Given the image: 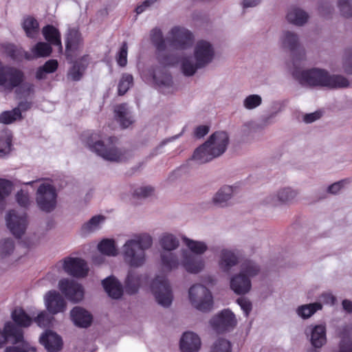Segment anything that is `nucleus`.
<instances>
[{
  "instance_id": "f257e3e1",
  "label": "nucleus",
  "mask_w": 352,
  "mask_h": 352,
  "mask_svg": "<svg viewBox=\"0 0 352 352\" xmlns=\"http://www.w3.org/2000/svg\"><path fill=\"white\" fill-rule=\"evenodd\" d=\"M153 245V238L147 233L135 235L126 241L122 248L124 261L131 267H142L146 261V250Z\"/></svg>"
},
{
  "instance_id": "f03ea898",
  "label": "nucleus",
  "mask_w": 352,
  "mask_h": 352,
  "mask_svg": "<svg viewBox=\"0 0 352 352\" xmlns=\"http://www.w3.org/2000/svg\"><path fill=\"white\" fill-rule=\"evenodd\" d=\"M160 259L163 270L168 272L182 266L188 273L198 274L205 266L201 258L196 257L186 249H182L179 254L162 253Z\"/></svg>"
},
{
  "instance_id": "7ed1b4c3",
  "label": "nucleus",
  "mask_w": 352,
  "mask_h": 352,
  "mask_svg": "<svg viewBox=\"0 0 352 352\" xmlns=\"http://www.w3.org/2000/svg\"><path fill=\"white\" fill-rule=\"evenodd\" d=\"M293 75L304 85L310 87H326L341 88L349 85L348 80L339 75H330L326 70L313 68L299 73L296 71Z\"/></svg>"
},
{
  "instance_id": "20e7f679",
  "label": "nucleus",
  "mask_w": 352,
  "mask_h": 352,
  "mask_svg": "<svg viewBox=\"0 0 352 352\" xmlns=\"http://www.w3.org/2000/svg\"><path fill=\"white\" fill-rule=\"evenodd\" d=\"M228 144L229 137L227 133L217 131L195 151L192 158L199 164L208 162L224 153Z\"/></svg>"
},
{
  "instance_id": "39448f33",
  "label": "nucleus",
  "mask_w": 352,
  "mask_h": 352,
  "mask_svg": "<svg viewBox=\"0 0 352 352\" xmlns=\"http://www.w3.org/2000/svg\"><path fill=\"white\" fill-rule=\"evenodd\" d=\"M114 138H109L105 143L103 141H96L95 143L88 142L89 147L91 151L97 155L102 157L104 160L120 162L126 160V151L118 149L114 144Z\"/></svg>"
},
{
  "instance_id": "423d86ee",
  "label": "nucleus",
  "mask_w": 352,
  "mask_h": 352,
  "mask_svg": "<svg viewBox=\"0 0 352 352\" xmlns=\"http://www.w3.org/2000/svg\"><path fill=\"white\" fill-rule=\"evenodd\" d=\"M188 297L191 305L197 309L209 311L213 304L210 290L201 284H195L188 290Z\"/></svg>"
},
{
  "instance_id": "0eeeda50",
  "label": "nucleus",
  "mask_w": 352,
  "mask_h": 352,
  "mask_svg": "<svg viewBox=\"0 0 352 352\" xmlns=\"http://www.w3.org/2000/svg\"><path fill=\"white\" fill-rule=\"evenodd\" d=\"M166 39L169 46L176 50H185L190 47L194 41L192 34L186 28L180 26L172 28Z\"/></svg>"
},
{
  "instance_id": "6e6552de",
  "label": "nucleus",
  "mask_w": 352,
  "mask_h": 352,
  "mask_svg": "<svg viewBox=\"0 0 352 352\" xmlns=\"http://www.w3.org/2000/svg\"><path fill=\"white\" fill-rule=\"evenodd\" d=\"M25 80V76L21 69L14 67H0V90L11 92L22 80Z\"/></svg>"
},
{
  "instance_id": "1a4fd4ad",
  "label": "nucleus",
  "mask_w": 352,
  "mask_h": 352,
  "mask_svg": "<svg viewBox=\"0 0 352 352\" xmlns=\"http://www.w3.org/2000/svg\"><path fill=\"white\" fill-rule=\"evenodd\" d=\"M57 193L54 187L49 183H43L36 194V201L42 211L50 212L56 206Z\"/></svg>"
},
{
  "instance_id": "9d476101",
  "label": "nucleus",
  "mask_w": 352,
  "mask_h": 352,
  "mask_svg": "<svg viewBox=\"0 0 352 352\" xmlns=\"http://www.w3.org/2000/svg\"><path fill=\"white\" fill-rule=\"evenodd\" d=\"M151 291L159 305L168 307L173 301L170 284L164 276H157L151 283Z\"/></svg>"
},
{
  "instance_id": "9b49d317",
  "label": "nucleus",
  "mask_w": 352,
  "mask_h": 352,
  "mask_svg": "<svg viewBox=\"0 0 352 352\" xmlns=\"http://www.w3.org/2000/svg\"><path fill=\"white\" fill-rule=\"evenodd\" d=\"M6 221L8 228L16 238H20L25 233L28 226L26 213L10 210L6 217Z\"/></svg>"
},
{
  "instance_id": "f8f14e48",
  "label": "nucleus",
  "mask_w": 352,
  "mask_h": 352,
  "mask_svg": "<svg viewBox=\"0 0 352 352\" xmlns=\"http://www.w3.org/2000/svg\"><path fill=\"white\" fill-rule=\"evenodd\" d=\"M58 264L61 265L63 270L69 275L76 278L85 277L89 272L87 263L82 258L66 257Z\"/></svg>"
},
{
  "instance_id": "ddd939ff",
  "label": "nucleus",
  "mask_w": 352,
  "mask_h": 352,
  "mask_svg": "<svg viewBox=\"0 0 352 352\" xmlns=\"http://www.w3.org/2000/svg\"><path fill=\"white\" fill-rule=\"evenodd\" d=\"M58 287L65 296L74 303L81 301L84 298L82 286L75 280L68 278L61 279Z\"/></svg>"
},
{
  "instance_id": "4468645a",
  "label": "nucleus",
  "mask_w": 352,
  "mask_h": 352,
  "mask_svg": "<svg viewBox=\"0 0 352 352\" xmlns=\"http://www.w3.org/2000/svg\"><path fill=\"white\" fill-rule=\"evenodd\" d=\"M195 60L203 67L208 65L214 58V50L212 45L206 41H199L194 49Z\"/></svg>"
},
{
  "instance_id": "2eb2a0df",
  "label": "nucleus",
  "mask_w": 352,
  "mask_h": 352,
  "mask_svg": "<svg viewBox=\"0 0 352 352\" xmlns=\"http://www.w3.org/2000/svg\"><path fill=\"white\" fill-rule=\"evenodd\" d=\"M236 324L234 315L230 310L225 309L214 316L210 324L217 332H222L233 328Z\"/></svg>"
},
{
  "instance_id": "dca6fc26",
  "label": "nucleus",
  "mask_w": 352,
  "mask_h": 352,
  "mask_svg": "<svg viewBox=\"0 0 352 352\" xmlns=\"http://www.w3.org/2000/svg\"><path fill=\"white\" fill-rule=\"evenodd\" d=\"M298 192L290 187L278 189L274 195L267 197V204L276 206L292 203L297 197Z\"/></svg>"
},
{
  "instance_id": "f3484780",
  "label": "nucleus",
  "mask_w": 352,
  "mask_h": 352,
  "mask_svg": "<svg viewBox=\"0 0 352 352\" xmlns=\"http://www.w3.org/2000/svg\"><path fill=\"white\" fill-rule=\"evenodd\" d=\"M239 262V254L237 250L230 248H222L218 253V264L219 268L225 272L236 265Z\"/></svg>"
},
{
  "instance_id": "a211bd4d",
  "label": "nucleus",
  "mask_w": 352,
  "mask_h": 352,
  "mask_svg": "<svg viewBox=\"0 0 352 352\" xmlns=\"http://www.w3.org/2000/svg\"><path fill=\"white\" fill-rule=\"evenodd\" d=\"M8 338H13L14 344L23 342V331L11 322L5 323L3 329H0V348L7 342Z\"/></svg>"
},
{
  "instance_id": "6ab92c4d",
  "label": "nucleus",
  "mask_w": 352,
  "mask_h": 352,
  "mask_svg": "<svg viewBox=\"0 0 352 352\" xmlns=\"http://www.w3.org/2000/svg\"><path fill=\"white\" fill-rule=\"evenodd\" d=\"M45 302L47 310L53 314L63 311L66 307L63 298L56 291H50L47 293Z\"/></svg>"
},
{
  "instance_id": "aec40b11",
  "label": "nucleus",
  "mask_w": 352,
  "mask_h": 352,
  "mask_svg": "<svg viewBox=\"0 0 352 352\" xmlns=\"http://www.w3.org/2000/svg\"><path fill=\"white\" fill-rule=\"evenodd\" d=\"M285 18L288 23L300 27L307 23L309 15L302 8L292 6L287 9Z\"/></svg>"
},
{
  "instance_id": "412c9836",
  "label": "nucleus",
  "mask_w": 352,
  "mask_h": 352,
  "mask_svg": "<svg viewBox=\"0 0 352 352\" xmlns=\"http://www.w3.org/2000/svg\"><path fill=\"white\" fill-rule=\"evenodd\" d=\"M201 346L199 337L192 331L183 333L180 339V349L182 352H197Z\"/></svg>"
},
{
  "instance_id": "4be33fe9",
  "label": "nucleus",
  "mask_w": 352,
  "mask_h": 352,
  "mask_svg": "<svg viewBox=\"0 0 352 352\" xmlns=\"http://www.w3.org/2000/svg\"><path fill=\"white\" fill-rule=\"evenodd\" d=\"M40 342L48 352H57L62 348V340L59 336L51 331H46L40 337Z\"/></svg>"
},
{
  "instance_id": "5701e85b",
  "label": "nucleus",
  "mask_w": 352,
  "mask_h": 352,
  "mask_svg": "<svg viewBox=\"0 0 352 352\" xmlns=\"http://www.w3.org/2000/svg\"><path fill=\"white\" fill-rule=\"evenodd\" d=\"M70 316L74 323L78 327L86 328L91 324V314L80 307H75L70 312Z\"/></svg>"
},
{
  "instance_id": "b1692460",
  "label": "nucleus",
  "mask_w": 352,
  "mask_h": 352,
  "mask_svg": "<svg viewBox=\"0 0 352 352\" xmlns=\"http://www.w3.org/2000/svg\"><path fill=\"white\" fill-rule=\"evenodd\" d=\"M280 43L283 48L294 52L300 50V43L298 35L290 30H285L280 37Z\"/></svg>"
},
{
  "instance_id": "393cba45",
  "label": "nucleus",
  "mask_w": 352,
  "mask_h": 352,
  "mask_svg": "<svg viewBox=\"0 0 352 352\" xmlns=\"http://www.w3.org/2000/svg\"><path fill=\"white\" fill-rule=\"evenodd\" d=\"M82 39L80 33L76 30L69 32L66 43V54L67 58L72 57V54L78 51L82 47Z\"/></svg>"
},
{
  "instance_id": "a878e982",
  "label": "nucleus",
  "mask_w": 352,
  "mask_h": 352,
  "mask_svg": "<svg viewBox=\"0 0 352 352\" xmlns=\"http://www.w3.org/2000/svg\"><path fill=\"white\" fill-rule=\"evenodd\" d=\"M310 342L315 348L322 347L327 342L326 327L318 324L309 328Z\"/></svg>"
},
{
  "instance_id": "bb28decb",
  "label": "nucleus",
  "mask_w": 352,
  "mask_h": 352,
  "mask_svg": "<svg viewBox=\"0 0 352 352\" xmlns=\"http://www.w3.org/2000/svg\"><path fill=\"white\" fill-rule=\"evenodd\" d=\"M102 284L105 292L112 298L118 299L122 296L123 293L122 285L115 277H107L102 280Z\"/></svg>"
},
{
  "instance_id": "cd10ccee",
  "label": "nucleus",
  "mask_w": 352,
  "mask_h": 352,
  "mask_svg": "<svg viewBox=\"0 0 352 352\" xmlns=\"http://www.w3.org/2000/svg\"><path fill=\"white\" fill-rule=\"evenodd\" d=\"M231 289L238 294L248 293L251 289V281L240 273L233 276L230 280Z\"/></svg>"
},
{
  "instance_id": "c85d7f7f",
  "label": "nucleus",
  "mask_w": 352,
  "mask_h": 352,
  "mask_svg": "<svg viewBox=\"0 0 352 352\" xmlns=\"http://www.w3.org/2000/svg\"><path fill=\"white\" fill-rule=\"evenodd\" d=\"M52 52L51 45L45 42H38L31 49V53L25 52V58L32 60L35 58L49 56Z\"/></svg>"
},
{
  "instance_id": "c756f323",
  "label": "nucleus",
  "mask_w": 352,
  "mask_h": 352,
  "mask_svg": "<svg viewBox=\"0 0 352 352\" xmlns=\"http://www.w3.org/2000/svg\"><path fill=\"white\" fill-rule=\"evenodd\" d=\"M115 117L123 128L128 127L133 122L131 111L126 104L116 106L114 109Z\"/></svg>"
},
{
  "instance_id": "7c9ffc66",
  "label": "nucleus",
  "mask_w": 352,
  "mask_h": 352,
  "mask_svg": "<svg viewBox=\"0 0 352 352\" xmlns=\"http://www.w3.org/2000/svg\"><path fill=\"white\" fill-rule=\"evenodd\" d=\"M159 243L163 249L162 253H174L173 251L176 250L179 245V239L173 234L164 233L160 237Z\"/></svg>"
},
{
  "instance_id": "2f4dec72",
  "label": "nucleus",
  "mask_w": 352,
  "mask_h": 352,
  "mask_svg": "<svg viewBox=\"0 0 352 352\" xmlns=\"http://www.w3.org/2000/svg\"><path fill=\"white\" fill-rule=\"evenodd\" d=\"M42 33L45 39L49 44L58 47L59 50L62 51L63 46L60 40V34L58 29L52 25H47L43 28Z\"/></svg>"
},
{
  "instance_id": "473e14b6",
  "label": "nucleus",
  "mask_w": 352,
  "mask_h": 352,
  "mask_svg": "<svg viewBox=\"0 0 352 352\" xmlns=\"http://www.w3.org/2000/svg\"><path fill=\"white\" fill-rule=\"evenodd\" d=\"M142 276L133 270L128 272L125 280V290L129 294H135L141 285Z\"/></svg>"
},
{
  "instance_id": "72a5a7b5",
  "label": "nucleus",
  "mask_w": 352,
  "mask_h": 352,
  "mask_svg": "<svg viewBox=\"0 0 352 352\" xmlns=\"http://www.w3.org/2000/svg\"><path fill=\"white\" fill-rule=\"evenodd\" d=\"M179 62L182 72L186 76H192L196 73L197 69L203 68L202 66L198 65L197 60L194 62L191 56H184L181 58Z\"/></svg>"
},
{
  "instance_id": "f704fd0d",
  "label": "nucleus",
  "mask_w": 352,
  "mask_h": 352,
  "mask_svg": "<svg viewBox=\"0 0 352 352\" xmlns=\"http://www.w3.org/2000/svg\"><path fill=\"white\" fill-rule=\"evenodd\" d=\"M260 270V267L257 263L251 260H246L241 264L240 274L250 280L251 278L257 276Z\"/></svg>"
},
{
  "instance_id": "c9c22d12",
  "label": "nucleus",
  "mask_w": 352,
  "mask_h": 352,
  "mask_svg": "<svg viewBox=\"0 0 352 352\" xmlns=\"http://www.w3.org/2000/svg\"><path fill=\"white\" fill-rule=\"evenodd\" d=\"M232 195V187L230 186H223L215 194L212 201L219 206H224L227 201L231 199Z\"/></svg>"
},
{
  "instance_id": "e433bc0d",
  "label": "nucleus",
  "mask_w": 352,
  "mask_h": 352,
  "mask_svg": "<svg viewBox=\"0 0 352 352\" xmlns=\"http://www.w3.org/2000/svg\"><path fill=\"white\" fill-rule=\"evenodd\" d=\"M12 138V133L8 129L0 131V157H3L10 153Z\"/></svg>"
},
{
  "instance_id": "4c0bfd02",
  "label": "nucleus",
  "mask_w": 352,
  "mask_h": 352,
  "mask_svg": "<svg viewBox=\"0 0 352 352\" xmlns=\"http://www.w3.org/2000/svg\"><path fill=\"white\" fill-rule=\"evenodd\" d=\"M104 221V217L102 215H96L83 224L81 231L84 234H88L99 230Z\"/></svg>"
},
{
  "instance_id": "58836bf2",
  "label": "nucleus",
  "mask_w": 352,
  "mask_h": 352,
  "mask_svg": "<svg viewBox=\"0 0 352 352\" xmlns=\"http://www.w3.org/2000/svg\"><path fill=\"white\" fill-rule=\"evenodd\" d=\"M23 28L29 38H35L39 32L38 21L32 16H27L22 23Z\"/></svg>"
},
{
  "instance_id": "ea45409f",
  "label": "nucleus",
  "mask_w": 352,
  "mask_h": 352,
  "mask_svg": "<svg viewBox=\"0 0 352 352\" xmlns=\"http://www.w3.org/2000/svg\"><path fill=\"white\" fill-rule=\"evenodd\" d=\"M322 305L320 302H314L299 306L296 309L297 314L303 319L310 318L317 311L322 309Z\"/></svg>"
},
{
  "instance_id": "a19ab883",
  "label": "nucleus",
  "mask_w": 352,
  "mask_h": 352,
  "mask_svg": "<svg viewBox=\"0 0 352 352\" xmlns=\"http://www.w3.org/2000/svg\"><path fill=\"white\" fill-rule=\"evenodd\" d=\"M13 321L19 327H28L32 323V318L21 308H16L12 312Z\"/></svg>"
},
{
  "instance_id": "79ce46f5",
  "label": "nucleus",
  "mask_w": 352,
  "mask_h": 352,
  "mask_svg": "<svg viewBox=\"0 0 352 352\" xmlns=\"http://www.w3.org/2000/svg\"><path fill=\"white\" fill-rule=\"evenodd\" d=\"M183 242L188 248V251L195 254H203L208 249L207 245L199 241H195L187 237H183Z\"/></svg>"
},
{
  "instance_id": "37998d69",
  "label": "nucleus",
  "mask_w": 352,
  "mask_h": 352,
  "mask_svg": "<svg viewBox=\"0 0 352 352\" xmlns=\"http://www.w3.org/2000/svg\"><path fill=\"white\" fill-rule=\"evenodd\" d=\"M150 38L151 42L159 52H163L166 50V41L160 28H155L152 29L150 32Z\"/></svg>"
},
{
  "instance_id": "c03bdc74",
  "label": "nucleus",
  "mask_w": 352,
  "mask_h": 352,
  "mask_svg": "<svg viewBox=\"0 0 352 352\" xmlns=\"http://www.w3.org/2000/svg\"><path fill=\"white\" fill-rule=\"evenodd\" d=\"M98 250L102 254L114 256L118 254L115 242L112 239H103L98 245Z\"/></svg>"
},
{
  "instance_id": "a18cd8bd",
  "label": "nucleus",
  "mask_w": 352,
  "mask_h": 352,
  "mask_svg": "<svg viewBox=\"0 0 352 352\" xmlns=\"http://www.w3.org/2000/svg\"><path fill=\"white\" fill-rule=\"evenodd\" d=\"M153 80L160 86L171 87L173 82L172 78L166 71L161 72L159 69L155 70L153 73Z\"/></svg>"
},
{
  "instance_id": "49530a36",
  "label": "nucleus",
  "mask_w": 352,
  "mask_h": 352,
  "mask_svg": "<svg viewBox=\"0 0 352 352\" xmlns=\"http://www.w3.org/2000/svg\"><path fill=\"white\" fill-rule=\"evenodd\" d=\"M351 331V328L348 325L342 327L338 331L339 336L342 338L339 352H352V343L346 344L344 339L347 338Z\"/></svg>"
},
{
  "instance_id": "de8ad7c7",
  "label": "nucleus",
  "mask_w": 352,
  "mask_h": 352,
  "mask_svg": "<svg viewBox=\"0 0 352 352\" xmlns=\"http://www.w3.org/2000/svg\"><path fill=\"white\" fill-rule=\"evenodd\" d=\"M21 118V112L19 108H14L12 111H4L0 115V122L6 124L20 120Z\"/></svg>"
},
{
  "instance_id": "09e8293b",
  "label": "nucleus",
  "mask_w": 352,
  "mask_h": 352,
  "mask_svg": "<svg viewBox=\"0 0 352 352\" xmlns=\"http://www.w3.org/2000/svg\"><path fill=\"white\" fill-rule=\"evenodd\" d=\"M15 92L21 97H29L34 93V85L32 82L22 80V82L15 87Z\"/></svg>"
},
{
  "instance_id": "8fccbe9b",
  "label": "nucleus",
  "mask_w": 352,
  "mask_h": 352,
  "mask_svg": "<svg viewBox=\"0 0 352 352\" xmlns=\"http://www.w3.org/2000/svg\"><path fill=\"white\" fill-rule=\"evenodd\" d=\"M262 104V98L258 94H251L245 97L243 101V106L247 110H252Z\"/></svg>"
},
{
  "instance_id": "3c124183",
  "label": "nucleus",
  "mask_w": 352,
  "mask_h": 352,
  "mask_svg": "<svg viewBox=\"0 0 352 352\" xmlns=\"http://www.w3.org/2000/svg\"><path fill=\"white\" fill-rule=\"evenodd\" d=\"M133 78L132 75L124 74L118 83V94L124 95L129 88L133 85Z\"/></svg>"
},
{
  "instance_id": "603ef678",
  "label": "nucleus",
  "mask_w": 352,
  "mask_h": 352,
  "mask_svg": "<svg viewBox=\"0 0 352 352\" xmlns=\"http://www.w3.org/2000/svg\"><path fill=\"white\" fill-rule=\"evenodd\" d=\"M337 8L342 16H352V0H338Z\"/></svg>"
},
{
  "instance_id": "864d4df0",
  "label": "nucleus",
  "mask_w": 352,
  "mask_h": 352,
  "mask_svg": "<svg viewBox=\"0 0 352 352\" xmlns=\"http://www.w3.org/2000/svg\"><path fill=\"white\" fill-rule=\"evenodd\" d=\"M211 352H232L230 341L223 338H219L214 343Z\"/></svg>"
},
{
  "instance_id": "5fc2aeb1",
  "label": "nucleus",
  "mask_w": 352,
  "mask_h": 352,
  "mask_svg": "<svg viewBox=\"0 0 352 352\" xmlns=\"http://www.w3.org/2000/svg\"><path fill=\"white\" fill-rule=\"evenodd\" d=\"M12 190V183L6 179H0V204Z\"/></svg>"
},
{
  "instance_id": "6e6d98bb",
  "label": "nucleus",
  "mask_w": 352,
  "mask_h": 352,
  "mask_svg": "<svg viewBox=\"0 0 352 352\" xmlns=\"http://www.w3.org/2000/svg\"><path fill=\"white\" fill-rule=\"evenodd\" d=\"M14 250V243L11 239H6L0 243V254L3 257L10 255Z\"/></svg>"
},
{
  "instance_id": "4d7b16f0",
  "label": "nucleus",
  "mask_w": 352,
  "mask_h": 352,
  "mask_svg": "<svg viewBox=\"0 0 352 352\" xmlns=\"http://www.w3.org/2000/svg\"><path fill=\"white\" fill-rule=\"evenodd\" d=\"M83 70L84 67H80L79 65L76 63L68 72L67 77L72 80H79L82 76Z\"/></svg>"
},
{
  "instance_id": "13d9d810",
  "label": "nucleus",
  "mask_w": 352,
  "mask_h": 352,
  "mask_svg": "<svg viewBox=\"0 0 352 352\" xmlns=\"http://www.w3.org/2000/svg\"><path fill=\"white\" fill-rule=\"evenodd\" d=\"M16 200L20 206L25 208H28L31 204L28 193L24 192L23 190H20L16 193Z\"/></svg>"
},
{
  "instance_id": "bf43d9fd",
  "label": "nucleus",
  "mask_w": 352,
  "mask_h": 352,
  "mask_svg": "<svg viewBox=\"0 0 352 352\" xmlns=\"http://www.w3.org/2000/svg\"><path fill=\"white\" fill-rule=\"evenodd\" d=\"M127 50L128 46L126 42L123 43L120 50L117 56L118 64L121 67H124L127 64Z\"/></svg>"
},
{
  "instance_id": "052dcab7",
  "label": "nucleus",
  "mask_w": 352,
  "mask_h": 352,
  "mask_svg": "<svg viewBox=\"0 0 352 352\" xmlns=\"http://www.w3.org/2000/svg\"><path fill=\"white\" fill-rule=\"evenodd\" d=\"M34 321L41 327H46L51 323V318L45 311H42L35 318Z\"/></svg>"
},
{
  "instance_id": "680f3d73",
  "label": "nucleus",
  "mask_w": 352,
  "mask_h": 352,
  "mask_svg": "<svg viewBox=\"0 0 352 352\" xmlns=\"http://www.w3.org/2000/svg\"><path fill=\"white\" fill-rule=\"evenodd\" d=\"M29 351L35 352L36 348L34 346H30L29 344L26 343V342L23 343L22 348H20L19 346H11L6 347L4 351V352H29Z\"/></svg>"
},
{
  "instance_id": "e2e57ef3",
  "label": "nucleus",
  "mask_w": 352,
  "mask_h": 352,
  "mask_svg": "<svg viewBox=\"0 0 352 352\" xmlns=\"http://www.w3.org/2000/svg\"><path fill=\"white\" fill-rule=\"evenodd\" d=\"M237 302L244 311L245 316H248L252 309L251 302L245 298L241 297L237 299Z\"/></svg>"
},
{
  "instance_id": "0e129e2a",
  "label": "nucleus",
  "mask_w": 352,
  "mask_h": 352,
  "mask_svg": "<svg viewBox=\"0 0 352 352\" xmlns=\"http://www.w3.org/2000/svg\"><path fill=\"white\" fill-rule=\"evenodd\" d=\"M43 67L46 73H53L58 68V62L56 60L54 59L49 60L44 64Z\"/></svg>"
},
{
  "instance_id": "69168bd1",
  "label": "nucleus",
  "mask_w": 352,
  "mask_h": 352,
  "mask_svg": "<svg viewBox=\"0 0 352 352\" xmlns=\"http://www.w3.org/2000/svg\"><path fill=\"white\" fill-rule=\"evenodd\" d=\"M344 71L348 74H352V54H346L343 60Z\"/></svg>"
},
{
  "instance_id": "338daca9",
  "label": "nucleus",
  "mask_w": 352,
  "mask_h": 352,
  "mask_svg": "<svg viewBox=\"0 0 352 352\" xmlns=\"http://www.w3.org/2000/svg\"><path fill=\"white\" fill-rule=\"evenodd\" d=\"M153 191V188L152 187L144 186V187L138 188L135 191V193L139 197H146L151 195L152 194Z\"/></svg>"
},
{
  "instance_id": "774afa93",
  "label": "nucleus",
  "mask_w": 352,
  "mask_h": 352,
  "mask_svg": "<svg viewBox=\"0 0 352 352\" xmlns=\"http://www.w3.org/2000/svg\"><path fill=\"white\" fill-rule=\"evenodd\" d=\"M321 117V113L319 111H315L314 113H308L304 116L303 121L305 123H311Z\"/></svg>"
}]
</instances>
